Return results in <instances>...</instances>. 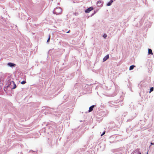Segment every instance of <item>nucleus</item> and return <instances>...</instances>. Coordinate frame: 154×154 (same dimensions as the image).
I'll return each mask as SVG.
<instances>
[{
	"label": "nucleus",
	"instance_id": "nucleus-1",
	"mask_svg": "<svg viewBox=\"0 0 154 154\" xmlns=\"http://www.w3.org/2000/svg\"><path fill=\"white\" fill-rule=\"evenodd\" d=\"M62 11V9L60 8H55L54 10V13L57 15L60 14L61 13Z\"/></svg>",
	"mask_w": 154,
	"mask_h": 154
},
{
	"label": "nucleus",
	"instance_id": "nucleus-2",
	"mask_svg": "<svg viewBox=\"0 0 154 154\" xmlns=\"http://www.w3.org/2000/svg\"><path fill=\"white\" fill-rule=\"evenodd\" d=\"M93 9V8L89 7L88 9H87L85 10V12L86 13H89Z\"/></svg>",
	"mask_w": 154,
	"mask_h": 154
},
{
	"label": "nucleus",
	"instance_id": "nucleus-3",
	"mask_svg": "<svg viewBox=\"0 0 154 154\" xmlns=\"http://www.w3.org/2000/svg\"><path fill=\"white\" fill-rule=\"evenodd\" d=\"M8 65L11 67L14 66L16 65L15 64L13 63H8Z\"/></svg>",
	"mask_w": 154,
	"mask_h": 154
},
{
	"label": "nucleus",
	"instance_id": "nucleus-4",
	"mask_svg": "<svg viewBox=\"0 0 154 154\" xmlns=\"http://www.w3.org/2000/svg\"><path fill=\"white\" fill-rule=\"evenodd\" d=\"M109 58V55H106V56H105L104 58H103V61H105L107 59H108Z\"/></svg>",
	"mask_w": 154,
	"mask_h": 154
},
{
	"label": "nucleus",
	"instance_id": "nucleus-5",
	"mask_svg": "<svg viewBox=\"0 0 154 154\" xmlns=\"http://www.w3.org/2000/svg\"><path fill=\"white\" fill-rule=\"evenodd\" d=\"M94 106V105H93L89 107V110H88L89 112H91V111L93 110Z\"/></svg>",
	"mask_w": 154,
	"mask_h": 154
},
{
	"label": "nucleus",
	"instance_id": "nucleus-6",
	"mask_svg": "<svg viewBox=\"0 0 154 154\" xmlns=\"http://www.w3.org/2000/svg\"><path fill=\"white\" fill-rule=\"evenodd\" d=\"M113 2V1L112 0H111L108 3H107V6L110 5Z\"/></svg>",
	"mask_w": 154,
	"mask_h": 154
},
{
	"label": "nucleus",
	"instance_id": "nucleus-7",
	"mask_svg": "<svg viewBox=\"0 0 154 154\" xmlns=\"http://www.w3.org/2000/svg\"><path fill=\"white\" fill-rule=\"evenodd\" d=\"M148 54H151L152 55L153 53L152 52V51L151 49H148Z\"/></svg>",
	"mask_w": 154,
	"mask_h": 154
},
{
	"label": "nucleus",
	"instance_id": "nucleus-8",
	"mask_svg": "<svg viewBox=\"0 0 154 154\" xmlns=\"http://www.w3.org/2000/svg\"><path fill=\"white\" fill-rule=\"evenodd\" d=\"M135 67V66L134 65H132L129 68V70H131L133 69Z\"/></svg>",
	"mask_w": 154,
	"mask_h": 154
},
{
	"label": "nucleus",
	"instance_id": "nucleus-9",
	"mask_svg": "<svg viewBox=\"0 0 154 154\" xmlns=\"http://www.w3.org/2000/svg\"><path fill=\"white\" fill-rule=\"evenodd\" d=\"M12 82L14 85V87L12 88V89H14L16 87V85L15 84V83L14 81H12Z\"/></svg>",
	"mask_w": 154,
	"mask_h": 154
},
{
	"label": "nucleus",
	"instance_id": "nucleus-10",
	"mask_svg": "<svg viewBox=\"0 0 154 154\" xmlns=\"http://www.w3.org/2000/svg\"><path fill=\"white\" fill-rule=\"evenodd\" d=\"M50 38H51V35H48V40L47 41V42H48L49 41H50Z\"/></svg>",
	"mask_w": 154,
	"mask_h": 154
},
{
	"label": "nucleus",
	"instance_id": "nucleus-11",
	"mask_svg": "<svg viewBox=\"0 0 154 154\" xmlns=\"http://www.w3.org/2000/svg\"><path fill=\"white\" fill-rule=\"evenodd\" d=\"M153 91V88L152 87L150 88L149 93H150L151 92Z\"/></svg>",
	"mask_w": 154,
	"mask_h": 154
},
{
	"label": "nucleus",
	"instance_id": "nucleus-12",
	"mask_svg": "<svg viewBox=\"0 0 154 154\" xmlns=\"http://www.w3.org/2000/svg\"><path fill=\"white\" fill-rule=\"evenodd\" d=\"M26 83V82L25 81H23L21 83L22 84H24Z\"/></svg>",
	"mask_w": 154,
	"mask_h": 154
},
{
	"label": "nucleus",
	"instance_id": "nucleus-13",
	"mask_svg": "<svg viewBox=\"0 0 154 154\" xmlns=\"http://www.w3.org/2000/svg\"><path fill=\"white\" fill-rule=\"evenodd\" d=\"M103 37L104 38H106V37H107V35H106V34H105L103 35Z\"/></svg>",
	"mask_w": 154,
	"mask_h": 154
},
{
	"label": "nucleus",
	"instance_id": "nucleus-14",
	"mask_svg": "<svg viewBox=\"0 0 154 154\" xmlns=\"http://www.w3.org/2000/svg\"><path fill=\"white\" fill-rule=\"evenodd\" d=\"M101 3V1H99L97 2V4H100V3Z\"/></svg>",
	"mask_w": 154,
	"mask_h": 154
},
{
	"label": "nucleus",
	"instance_id": "nucleus-15",
	"mask_svg": "<svg viewBox=\"0 0 154 154\" xmlns=\"http://www.w3.org/2000/svg\"><path fill=\"white\" fill-rule=\"evenodd\" d=\"M105 133V131H104L103 134L101 135V136H102L103 135H104Z\"/></svg>",
	"mask_w": 154,
	"mask_h": 154
},
{
	"label": "nucleus",
	"instance_id": "nucleus-16",
	"mask_svg": "<svg viewBox=\"0 0 154 154\" xmlns=\"http://www.w3.org/2000/svg\"><path fill=\"white\" fill-rule=\"evenodd\" d=\"M69 31H70V30H69L68 31V32H67V33H69Z\"/></svg>",
	"mask_w": 154,
	"mask_h": 154
},
{
	"label": "nucleus",
	"instance_id": "nucleus-17",
	"mask_svg": "<svg viewBox=\"0 0 154 154\" xmlns=\"http://www.w3.org/2000/svg\"><path fill=\"white\" fill-rule=\"evenodd\" d=\"M151 144L152 145H153V143H151Z\"/></svg>",
	"mask_w": 154,
	"mask_h": 154
},
{
	"label": "nucleus",
	"instance_id": "nucleus-18",
	"mask_svg": "<svg viewBox=\"0 0 154 154\" xmlns=\"http://www.w3.org/2000/svg\"><path fill=\"white\" fill-rule=\"evenodd\" d=\"M140 154H141V153H140Z\"/></svg>",
	"mask_w": 154,
	"mask_h": 154
}]
</instances>
